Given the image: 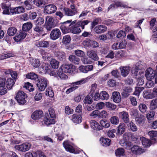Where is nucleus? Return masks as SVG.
<instances>
[{"label": "nucleus", "mask_w": 157, "mask_h": 157, "mask_svg": "<svg viewBox=\"0 0 157 157\" xmlns=\"http://www.w3.org/2000/svg\"><path fill=\"white\" fill-rule=\"evenodd\" d=\"M107 30V27L104 25H99L96 26L94 29V31L97 34L104 33Z\"/></svg>", "instance_id": "obj_13"}, {"label": "nucleus", "mask_w": 157, "mask_h": 157, "mask_svg": "<svg viewBox=\"0 0 157 157\" xmlns=\"http://www.w3.org/2000/svg\"><path fill=\"white\" fill-rule=\"evenodd\" d=\"M132 152L136 155H140L145 152L144 150L137 145L134 146L131 148Z\"/></svg>", "instance_id": "obj_14"}, {"label": "nucleus", "mask_w": 157, "mask_h": 157, "mask_svg": "<svg viewBox=\"0 0 157 157\" xmlns=\"http://www.w3.org/2000/svg\"><path fill=\"white\" fill-rule=\"evenodd\" d=\"M135 120L138 125H140L144 122V116L142 114H140L138 116L136 117Z\"/></svg>", "instance_id": "obj_25"}, {"label": "nucleus", "mask_w": 157, "mask_h": 157, "mask_svg": "<svg viewBox=\"0 0 157 157\" xmlns=\"http://www.w3.org/2000/svg\"><path fill=\"white\" fill-rule=\"evenodd\" d=\"M92 40L89 39H86L83 42V44L86 47H91Z\"/></svg>", "instance_id": "obj_58"}, {"label": "nucleus", "mask_w": 157, "mask_h": 157, "mask_svg": "<svg viewBox=\"0 0 157 157\" xmlns=\"http://www.w3.org/2000/svg\"><path fill=\"white\" fill-rule=\"evenodd\" d=\"M148 135L151 139L156 140L154 137H157V132L153 130L151 131L148 132Z\"/></svg>", "instance_id": "obj_43"}, {"label": "nucleus", "mask_w": 157, "mask_h": 157, "mask_svg": "<svg viewBox=\"0 0 157 157\" xmlns=\"http://www.w3.org/2000/svg\"><path fill=\"white\" fill-rule=\"evenodd\" d=\"M54 18L51 16H48L46 17L45 28L48 31H50L55 26Z\"/></svg>", "instance_id": "obj_3"}, {"label": "nucleus", "mask_w": 157, "mask_h": 157, "mask_svg": "<svg viewBox=\"0 0 157 157\" xmlns=\"http://www.w3.org/2000/svg\"><path fill=\"white\" fill-rule=\"evenodd\" d=\"M61 35V32L59 29H53L50 34V38L52 40H55L58 39Z\"/></svg>", "instance_id": "obj_6"}, {"label": "nucleus", "mask_w": 157, "mask_h": 157, "mask_svg": "<svg viewBox=\"0 0 157 157\" xmlns=\"http://www.w3.org/2000/svg\"><path fill=\"white\" fill-rule=\"evenodd\" d=\"M27 34V33L24 31L20 32L19 34L18 33L14 37V40L17 42L20 41L25 37Z\"/></svg>", "instance_id": "obj_15"}, {"label": "nucleus", "mask_w": 157, "mask_h": 157, "mask_svg": "<svg viewBox=\"0 0 157 157\" xmlns=\"http://www.w3.org/2000/svg\"><path fill=\"white\" fill-rule=\"evenodd\" d=\"M90 125L91 128L94 130H100L102 128L101 126L94 120L90 121Z\"/></svg>", "instance_id": "obj_20"}, {"label": "nucleus", "mask_w": 157, "mask_h": 157, "mask_svg": "<svg viewBox=\"0 0 157 157\" xmlns=\"http://www.w3.org/2000/svg\"><path fill=\"white\" fill-rule=\"evenodd\" d=\"M43 116V112L40 110H37L32 113L31 117L33 120L39 119Z\"/></svg>", "instance_id": "obj_12"}, {"label": "nucleus", "mask_w": 157, "mask_h": 157, "mask_svg": "<svg viewBox=\"0 0 157 157\" xmlns=\"http://www.w3.org/2000/svg\"><path fill=\"white\" fill-rule=\"evenodd\" d=\"M105 105L107 108L112 110H114L116 108L115 105L112 104L109 102H105Z\"/></svg>", "instance_id": "obj_53"}, {"label": "nucleus", "mask_w": 157, "mask_h": 157, "mask_svg": "<svg viewBox=\"0 0 157 157\" xmlns=\"http://www.w3.org/2000/svg\"><path fill=\"white\" fill-rule=\"evenodd\" d=\"M115 154L116 156H121L124 157V151L123 148H119L117 149L115 151Z\"/></svg>", "instance_id": "obj_35"}, {"label": "nucleus", "mask_w": 157, "mask_h": 157, "mask_svg": "<svg viewBox=\"0 0 157 157\" xmlns=\"http://www.w3.org/2000/svg\"><path fill=\"white\" fill-rule=\"evenodd\" d=\"M129 126L130 127V129L132 132H136L137 130V128L136 125L132 121H131L129 123Z\"/></svg>", "instance_id": "obj_51"}, {"label": "nucleus", "mask_w": 157, "mask_h": 157, "mask_svg": "<svg viewBox=\"0 0 157 157\" xmlns=\"http://www.w3.org/2000/svg\"><path fill=\"white\" fill-rule=\"evenodd\" d=\"M75 53L77 56H76L75 55L70 56L69 58V59L71 62L74 63L75 64H78V50H76L75 52Z\"/></svg>", "instance_id": "obj_16"}, {"label": "nucleus", "mask_w": 157, "mask_h": 157, "mask_svg": "<svg viewBox=\"0 0 157 157\" xmlns=\"http://www.w3.org/2000/svg\"><path fill=\"white\" fill-rule=\"evenodd\" d=\"M50 67L49 64L45 63H43L41 65L40 70L41 72L46 73L49 72L50 71Z\"/></svg>", "instance_id": "obj_28"}, {"label": "nucleus", "mask_w": 157, "mask_h": 157, "mask_svg": "<svg viewBox=\"0 0 157 157\" xmlns=\"http://www.w3.org/2000/svg\"><path fill=\"white\" fill-rule=\"evenodd\" d=\"M44 124L47 125H49L51 124H54L55 123L54 119L52 118L50 119L48 117H46L44 118Z\"/></svg>", "instance_id": "obj_31"}, {"label": "nucleus", "mask_w": 157, "mask_h": 157, "mask_svg": "<svg viewBox=\"0 0 157 157\" xmlns=\"http://www.w3.org/2000/svg\"><path fill=\"white\" fill-rule=\"evenodd\" d=\"M81 60L84 64H90L92 63V61L86 57L82 58Z\"/></svg>", "instance_id": "obj_57"}, {"label": "nucleus", "mask_w": 157, "mask_h": 157, "mask_svg": "<svg viewBox=\"0 0 157 157\" xmlns=\"http://www.w3.org/2000/svg\"><path fill=\"white\" fill-rule=\"evenodd\" d=\"M23 87L28 90L29 91H33L34 90L32 85L29 82L25 83Z\"/></svg>", "instance_id": "obj_50"}, {"label": "nucleus", "mask_w": 157, "mask_h": 157, "mask_svg": "<svg viewBox=\"0 0 157 157\" xmlns=\"http://www.w3.org/2000/svg\"><path fill=\"white\" fill-rule=\"evenodd\" d=\"M50 63L52 68L54 69L58 68L59 65V62L54 59H52Z\"/></svg>", "instance_id": "obj_38"}, {"label": "nucleus", "mask_w": 157, "mask_h": 157, "mask_svg": "<svg viewBox=\"0 0 157 157\" xmlns=\"http://www.w3.org/2000/svg\"><path fill=\"white\" fill-rule=\"evenodd\" d=\"M93 67V66L92 65L86 66H81L79 67V70L83 73H86L88 71H92Z\"/></svg>", "instance_id": "obj_22"}, {"label": "nucleus", "mask_w": 157, "mask_h": 157, "mask_svg": "<svg viewBox=\"0 0 157 157\" xmlns=\"http://www.w3.org/2000/svg\"><path fill=\"white\" fill-rule=\"evenodd\" d=\"M30 61L32 65L35 68L38 67L40 65V62L38 59L31 58Z\"/></svg>", "instance_id": "obj_33"}, {"label": "nucleus", "mask_w": 157, "mask_h": 157, "mask_svg": "<svg viewBox=\"0 0 157 157\" xmlns=\"http://www.w3.org/2000/svg\"><path fill=\"white\" fill-rule=\"evenodd\" d=\"M84 103L85 104H91L93 102L92 98L89 95L86 96L84 100Z\"/></svg>", "instance_id": "obj_56"}, {"label": "nucleus", "mask_w": 157, "mask_h": 157, "mask_svg": "<svg viewBox=\"0 0 157 157\" xmlns=\"http://www.w3.org/2000/svg\"><path fill=\"white\" fill-rule=\"evenodd\" d=\"M71 39L70 36L67 35L63 36L62 42L63 44H67L70 43Z\"/></svg>", "instance_id": "obj_42"}, {"label": "nucleus", "mask_w": 157, "mask_h": 157, "mask_svg": "<svg viewBox=\"0 0 157 157\" xmlns=\"http://www.w3.org/2000/svg\"><path fill=\"white\" fill-rule=\"evenodd\" d=\"M155 115V113L153 111H150L147 114V118L148 120H151L153 118Z\"/></svg>", "instance_id": "obj_60"}, {"label": "nucleus", "mask_w": 157, "mask_h": 157, "mask_svg": "<svg viewBox=\"0 0 157 157\" xmlns=\"http://www.w3.org/2000/svg\"><path fill=\"white\" fill-rule=\"evenodd\" d=\"M120 69L121 75L123 77L127 76L130 71V67H128L121 66L120 67Z\"/></svg>", "instance_id": "obj_18"}, {"label": "nucleus", "mask_w": 157, "mask_h": 157, "mask_svg": "<svg viewBox=\"0 0 157 157\" xmlns=\"http://www.w3.org/2000/svg\"><path fill=\"white\" fill-rule=\"evenodd\" d=\"M56 136L57 137L58 139L61 141L64 138L65 136V133L63 132L61 133H59L56 134Z\"/></svg>", "instance_id": "obj_64"}, {"label": "nucleus", "mask_w": 157, "mask_h": 157, "mask_svg": "<svg viewBox=\"0 0 157 157\" xmlns=\"http://www.w3.org/2000/svg\"><path fill=\"white\" fill-rule=\"evenodd\" d=\"M87 55L88 57L94 60H98L99 58L97 54V52L94 50H89L87 51Z\"/></svg>", "instance_id": "obj_10"}, {"label": "nucleus", "mask_w": 157, "mask_h": 157, "mask_svg": "<svg viewBox=\"0 0 157 157\" xmlns=\"http://www.w3.org/2000/svg\"><path fill=\"white\" fill-rule=\"evenodd\" d=\"M143 95L144 98L147 99H151L154 98L153 93L150 90H145L143 92Z\"/></svg>", "instance_id": "obj_19"}, {"label": "nucleus", "mask_w": 157, "mask_h": 157, "mask_svg": "<svg viewBox=\"0 0 157 157\" xmlns=\"http://www.w3.org/2000/svg\"><path fill=\"white\" fill-rule=\"evenodd\" d=\"M56 10V6L53 5H49L45 7L44 13L47 14L54 13Z\"/></svg>", "instance_id": "obj_11"}, {"label": "nucleus", "mask_w": 157, "mask_h": 157, "mask_svg": "<svg viewBox=\"0 0 157 157\" xmlns=\"http://www.w3.org/2000/svg\"><path fill=\"white\" fill-rule=\"evenodd\" d=\"M150 105L151 110H154L157 109V98L152 100Z\"/></svg>", "instance_id": "obj_37"}, {"label": "nucleus", "mask_w": 157, "mask_h": 157, "mask_svg": "<svg viewBox=\"0 0 157 157\" xmlns=\"http://www.w3.org/2000/svg\"><path fill=\"white\" fill-rule=\"evenodd\" d=\"M14 84L13 80L11 78L8 79L6 82V87L9 90L11 89Z\"/></svg>", "instance_id": "obj_36"}, {"label": "nucleus", "mask_w": 157, "mask_h": 157, "mask_svg": "<svg viewBox=\"0 0 157 157\" xmlns=\"http://www.w3.org/2000/svg\"><path fill=\"white\" fill-rule=\"evenodd\" d=\"M101 99L102 100H107L109 98V96L107 92L105 91H102L100 93Z\"/></svg>", "instance_id": "obj_46"}, {"label": "nucleus", "mask_w": 157, "mask_h": 157, "mask_svg": "<svg viewBox=\"0 0 157 157\" xmlns=\"http://www.w3.org/2000/svg\"><path fill=\"white\" fill-rule=\"evenodd\" d=\"M126 34L124 31L121 30L117 35V38H122L126 36Z\"/></svg>", "instance_id": "obj_63"}, {"label": "nucleus", "mask_w": 157, "mask_h": 157, "mask_svg": "<svg viewBox=\"0 0 157 157\" xmlns=\"http://www.w3.org/2000/svg\"><path fill=\"white\" fill-rule=\"evenodd\" d=\"M63 145L66 150L71 153L75 152V149L72 144L67 140L64 141L63 143Z\"/></svg>", "instance_id": "obj_9"}, {"label": "nucleus", "mask_w": 157, "mask_h": 157, "mask_svg": "<svg viewBox=\"0 0 157 157\" xmlns=\"http://www.w3.org/2000/svg\"><path fill=\"white\" fill-rule=\"evenodd\" d=\"M125 126L124 123H121L120 124L117 128V132L116 134L118 136L122 135L125 131Z\"/></svg>", "instance_id": "obj_23"}, {"label": "nucleus", "mask_w": 157, "mask_h": 157, "mask_svg": "<svg viewBox=\"0 0 157 157\" xmlns=\"http://www.w3.org/2000/svg\"><path fill=\"white\" fill-rule=\"evenodd\" d=\"M138 108L140 112L142 113H144L146 112L147 108L146 104L143 103H141L139 105Z\"/></svg>", "instance_id": "obj_39"}, {"label": "nucleus", "mask_w": 157, "mask_h": 157, "mask_svg": "<svg viewBox=\"0 0 157 157\" xmlns=\"http://www.w3.org/2000/svg\"><path fill=\"white\" fill-rule=\"evenodd\" d=\"M55 56L60 61H64L66 58L65 54L63 52L56 51L55 52Z\"/></svg>", "instance_id": "obj_24"}, {"label": "nucleus", "mask_w": 157, "mask_h": 157, "mask_svg": "<svg viewBox=\"0 0 157 157\" xmlns=\"http://www.w3.org/2000/svg\"><path fill=\"white\" fill-rule=\"evenodd\" d=\"M65 114H71L73 113V110L69 106H67L65 107Z\"/></svg>", "instance_id": "obj_54"}, {"label": "nucleus", "mask_w": 157, "mask_h": 157, "mask_svg": "<svg viewBox=\"0 0 157 157\" xmlns=\"http://www.w3.org/2000/svg\"><path fill=\"white\" fill-rule=\"evenodd\" d=\"M139 67L136 66L135 67H133L131 70V72L132 74H134L136 76H137L139 74Z\"/></svg>", "instance_id": "obj_59"}, {"label": "nucleus", "mask_w": 157, "mask_h": 157, "mask_svg": "<svg viewBox=\"0 0 157 157\" xmlns=\"http://www.w3.org/2000/svg\"><path fill=\"white\" fill-rule=\"evenodd\" d=\"M78 26L77 24L71 26L70 32L74 34H78Z\"/></svg>", "instance_id": "obj_45"}, {"label": "nucleus", "mask_w": 157, "mask_h": 157, "mask_svg": "<svg viewBox=\"0 0 157 157\" xmlns=\"http://www.w3.org/2000/svg\"><path fill=\"white\" fill-rule=\"evenodd\" d=\"M33 25L31 22H28L23 25L22 29L24 31H27L30 30L32 27Z\"/></svg>", "instance_id": "obj_32"}, {"label": "nucleus", "mask_w": 157, "mask_h": 157, "mask_svg": "<svg viewBox=\"0 0 157 157\" xmlns=\"http://www.w3.org/2000/svg\"><path fill=\"white\" fill-rule=\"evenodd\" d=\"M48 81L45 78L41 77L37 80L36 85L38 90L40 91H44L47 87Z\"/></svg>", "instance_id": "obj_2"}, {"label": "nucleus", "mask_w": 157, "mask_h": 157, "mask_svg": "<svg viewBox=\"0 0 157 157\" xmlns=\"http://www.w3.org/2000/svg\"><path fill=\"white\" fill-rule=\"evenodd\" d=\"M45 95L50 97H52L54 95V93L51 87H48L46 90Z\"/></svg>", "instance_id": "obj_47"}, {"label": "nucleus", "mask_w": 157, "mask_h": 157, "mask_svg": "<svg viewBox=\"0 0 157 157\" xmlns=\"http://www.w3.org/2000/svg\"><path fill=\"white\" fill-rule=\"evenodd\" d=\"M119 115L120 117L123 119L124 123H128L129 122L128 114L127 112L125 111H123L120 112L119 113Z\"/></svg>", "instance_id": "obj_21"}, {"label": "nucleus", "mask_w": 157, "mask_h": 157, "mask_svg": "<svg viewBox=\"0 0 157 157\" xmlns=\"http://www.w3.org/2000/svg\"><path fill=\"white\" fill-rule=\"evenodd\" d=\"M48 112L51 118L54 119L56 117L54 109L52 107L49 108L48 109Z\"/></svg>", "instance_id": "obj_55"}, {"label": "nucleus", "mask_w": 157, "mask_h": 157, "mask_svg": "<svg viewBox=\"0 0 157 157\" xmlns=\"http://www.w3.org/2000/svg\"><path fill=\"white\" fill-rule=\"evenodd\" d=\"M67 21L63 23L60 27L63 33L70 32L71 27Z\"/></svg>", "instance_id": "obj_7"}, {"label": "nucleus", "mask_w": 157, "mask_h": 157, "mask_svg": "<svg viewBox=\"0 0 157 157\" xmlns=\"http://www.w3.org/2000/svg\"><path fill=\"white\" fill-rule=\"evenodd\" d=\"M75 66L70 65H62L58 70L57 75L58 76L62 79H66L68 77L64 73H71L75 71Z\"/></svg>", "instance_id": "obj_1"}, {"label": "nucleus", "mask_w": 157, "mask_h": 157, "mask_svg": "<svg viewBox=\"0 0 157 157\" xmlns=\"http://www.w3.org/2000/svg\"><path fill=\"white\" fill-rule=\"evenodd\" d=\"M26 97V94L24 92L20 91L17 93L16 97V99L19 104H23L26 102L25 99Z\"/></svg>", "instance_id": "obj_4"}, {"label": "nucleus", "mask_w": 157, "mask_h": 157, "mask_svg": "<svg viewBox=\"0 0 157 157\" xmlns=\"http://www.w3.org/2000/svg\"><path fill=\"white\" fill-rule=\"evenodd\" d=\"M100 123L102 127H103L105 128H107L109 127L110 126V123L106 121L101 120L100 121Z\"/></svg>", "instance_id": "obj_48"}, {"label": "nucleus", "mask_w": 157, "mask_h": 157, "mask_svg": "<svg viewBox=\"0 0 157 157\" xmlns=\"http://www.w3.org/2000/svg\"><path fill=\"white\" fill-rule=\"evenodd\" d=\"M35 21L36 25H41L44 23V20L42 17H39Z\"/></svg>", "instance_id": "obj_62"}, {"label": "nucleus", "mask_w": 157, "mask_h": 157, "mask_svg": "<svg viewBox=\"0 0 157 157\" xmlns=\"http://www.w3.org/2000/svg\"><path fill=\"white\" fill-rule=\"evenodd\" d=\"M144 89V88L143 87H136L135 90L133 94L138 97L140 92Z\"/></svg>", "instance_id": "obj_49"}, {"label": "nucleus", "mask_w": 157, "mask_h": 157, "mask_svg": "<svg viewBox=\"0 0 157 157\" xmlns=\"http://www.w3.org/2000/svg\"><path fill=\"white\" fill-rule=\"evenodd\" d=\"M31 146V144L28 143H25L21 145H16L15 148L20 151L25 152L29 150Z\"/></svg>", "instance_id": "obj_5"}, {"label": "nucleus", "mask_w": 157, "mask_h": 157, "mask_svg": "<svg viewBox=\"0 0 157 157\" xmlns=\"http://www.w3.org/2000/svg\"><path fill=\"white\" fill-rule=\"evenodd\" d=\"M2 8L3 9V13L6 14H10V8L9 7L4 4L2 5Z\"/></svg>", "instance_id": "obj_52"}, {"label": "nucleus", "mask_w": 157, "mask_h": 157, "mask_svg": "<svg viewBox=\"0 0 157 157\" xmlns=\"http://www.w3.org/2000/svg\"><path fill=\"white\" fill-rule=\"evenodd\" d=\"M119 6L122 7L124 8L128 7V8H131L130 7L127 6V5H126L123 3L119 2H115L114 4L110 5L109 7L108 8L109 9H110L112 7L117 8L119 7Z\"/></svg>", "instance_id": "obj_26"}, {"label": "nucleus", "mask_w": 157, "mask_h": 157, "mask_svg": "<svg viewBox=\"0 0 157 157\" xmlns=\"http://www.w3.org/2000/svg\"><path fill=\"white\" fill-rule=\"evenodd\" d=\"M63 11L64 12L66 15L69 16H71L74 15L76 13L75 10H72L69 8H64L63 9Z\"/></svg>", "instance_id": "obj_29"}, {"label": "nucleus", "mask_w": 157, "mask_h": 157, "mask_svg": "<svg viewBox=\"0 0 157 157\" xmlns=\"http://www.w3.org/2000/svg\"><path fill=\"white\" fill-rule=\"evenodd\" d=\"M26 77L29 79H30L32 80H35L38 78V76L36 74L32 72L26 75Z\"/></svg>", "instance_id": "obj_44"}, {"label": "nucleus", "mask_w": 157, "mask_h": 157, "mask_svg": "<svg viewBox=\"0 0 157 157\" xmlns=\"http://www.w3.org/2000/svg\"><path fill=\"white\" fill-rule=\"evenodd\" d=\"M156 75V72L151 68H148L146 71L145 76L147 80L154 78Z\"/></svg>", "instance_id": "obj_8"}, {"label": "nucleus", "mask_w": 157, "mask_h": 157, "mask_svg": "<svg viewBox=\"0 0 157 157\" xmlns=\"http://www.w3.org/2000/svg\"><path fill=\"white\" fill-rule=\"evenodd\" d=\"M5 81L6 79L4 80V82H2L0 83V95H4L7 93V90L4 87Z\"/></svg>", "instance_id": "obj_34"}, {"label": "nucleus", "mask_w": 157, "mask_h": 157, "mask_svg": "<svg viewBox=\"0 0 157 157\" xmlns=\"http://www.w3.org/2000/svg\"><path fill=\"white\" fill-rule=\"evenodd\" d=\"M114 102L118 103L121 101V97L120 93L117 91L113 93L112 98Z\"/></svg>", "instance_id": "obj_17"}, {"label": "nucleus", "mask_w": 157, "mask_h": 157, "mask_svg": "<svg viewBox=\"0 0 157 157\" xmlns=\"http://www.w3.org/2000/svg\"><path fill=\"white\" fill-rule=\"evenodd\" d=\"M101 144L103 146H109L111 140L109 139L104 138H101L100 139Z\"/></svg>", "instance_id": "obj_30"}, {"label": "nucleus", "mask_w": 157, "mask_h": 157, "mask_svg": "<svg viewBox=\"0 0 157 157\" xmlns=\"http://www.w3.org/2000/svg\"><path fill=\"white\" fill-rule=\"evenodd\" d=\"M109 120L111 124H113L117 125L119 123V119L118 117L116 116L111 117L110 118Z\"/></svg>", "instance_id": "obj_41"}, {"label": "nucleus", "mask_w": 157, "mask_h": 157, "mask_svg": "<svg viewBox=\"0 0 157 157\" xmlns=\"http://www.w3.org/2000/svg\"><path fill=\"white\" fill-rule=\"evenodd\" d=\"M140 140L142 142V145L145 147H149L150 146L151 144L150 140L144 137H142L140 138Z\"/></svg>", "instance_id": "obj_27"}, {"label": "nucleus", "mask_w": 157, "mask_h": 157, "mask_svg": "<svg viewBox=\"0 0 157 157\" xmlns=\"http://www.w3.org/2000/svg\"><path fill=\"white\" fill-rule=\"evenodd\" d=\"M17 30L14 27H11L8 28L7 33L10 36H13L17 32Z\"/></svg>", "instance_id": "obj_40"}, {"label": "nucleus", "mask_w": 157, "mask_h": 157, "mask_svg": "<svg viewBox=\"0 0 157 157\" xmlns=\"http://www.w3.org/2000/svg\"><path fill=\"white\" fill-rule=\"evenodd\" d=\"M107 116L108 113L107 112L104 110L101 112L99 114V117L102 118H106Z\"/></svg>", "instance_id": "obj_61"}]
</instances>
